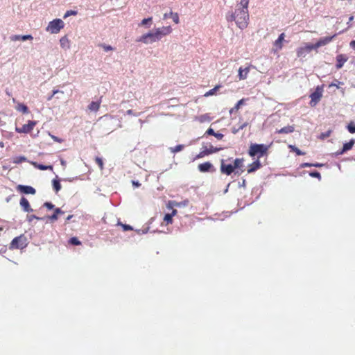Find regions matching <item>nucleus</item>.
Masks as SVG:
<instances>
[{
	"instance_id": "f257e3e1",
	"label": "nucleus",
	"mask_w": 355,
	"mask_h": 355,
	"mask_svg": "<svg viewBox=\"0 0 355 355\" xmlns=\"http://www.w3.org/2000/svg\"><path fill=\"white\" fill-rule=\"evenodd\" d=\"M248 3L249 0H241L235 11L227 14V20L228 21H235L237 26L241 29L246 28L249 21Z\"/></svg>"
},
{
	"instance_id": "f03ea898",
	"label": "nucleus",
	"mask_w": 355,
	"mask_h": 355,
	"mask_svg": "<svg viewBox=\"0 0 355 355\" xmlns=\"http://www.w3.org/2000/svg\"><path fill=\"white\" fill-rule=\"evenodd\" d=\"M268 147L264 144H251L249 149V155L252 157L258 155L262 157L267 151Z\"/></svg>"
},
{
	"instance_id": "7ed1b4c3",
	"label": "nucleus",
	"mask_w": 355,
	"mask_h": 355,
	"mask_svg": "<svg viewBox=\"0 0 355 355\" xmlns=\"http://www.w3.org/2000/svg\"><path fill=\"white\" fill-rule=\"evenodd\" d=\"M64 24L60 19H55L50 21L46 30L52 34H56L64 27Z\"/></svg>"
},
{
	"instance_id": "20e7f679",
	"label": "nucleus",
	"mask_w": 355,
	"mask_h": 355,
	"mask_svg": "<svg viewBox=\"0 0 355 355\" xmlns=\"http://www.w3.org/2000/svg\"><path fill=\"white\" fill-rule=\"evenodd\" d=\"M26 238L23 235L15 237L10 245V249H22L26 246Z\"/></svg>"
},
{
	"instance_id": "39448f33",
	"label": "nucleus",
	"mask_w": 355,
	"mask_h": 355,
	"mask_svg": "<svg viewBox=\"0 0 355 355\" xmlns=\"http://www.w3.org/2000/svg\"><path fill=\"white\" fill-rule=\"evenodd\" d=\"M137 42H142L146 44H152L153 42H155L157 40L155 37V32H148L146 34H144L140 37L137 39Z\"/></svg>"
},
{
	"instance_id": "423d86ee",
	"label": "nucleus",
	"mask_w": 355,
	"mask_h": 355,
	"mask_svg": "<svg viewBox=\"0 0 355 355\" xmlns=\"http://www.w3.org/2000/svg\"><path fill=\"white\" fill-rule=\"evenodd\" d=\"M155 37L157 40H160L164 36L170 34L172 32V28L170 26H162L161 28H155L154 31Z\"/></svg>"
},
{
	"instance_id": "0eeeda50",
	"label": "nucleus",
	"mask_w": 355,
	"mask_h": 355,
	"mask_svg": "<svg viewBox=\"0 0 355 355\" xmlns=\"http://www.w3.org/2000/svg\"><path fill=\"white\" fill-rule=\"evenodd\" d=\"M322 96V90L319 87H318L315 92H313L311 95V101L310 105L313 107L316 105V104L320 101V98Z\"/></svg>"
},
{
	"instance_id": "6e6552de",
	"label": "nucleus",
	"mask_w": 355,
	"mask_h": 355,
	"mask_svg": "<svg viewBox=\"0 0 355 355\" xmlns=\"http://www.w3.org/2000/svg\"><path fill=\"white\" fill-rule=\"evenodd\" d=\"M314 48L312 44H306L305 46L299 47L297 49V56L298 58H304Z\"/></svg>"
},
{
	"instance_id": "1a4fd4ad",
	"label": "nucleus",
	"mask_w": 355,
	"mask_h": 355,
	"mask_svg": "<svg viewBox=\"0 0 355 355\" xmlns=\"http://www.w3.org/2000/svg\"><path fill=\"white\" fill-rule=\"evenodd\" d=\"M222 148L214 147L211 146L209 148H205L202 151H200L196 157V159H200L205 155H208L214 153H217L221 150Z\"/></svg>"
},
{
	"instance_id": "9d476101",
	"label": "nucleus",
	"mask_w": 355,
	"mask_h": 355,
	"mask_svg": "<svg viewBox=\"0 0 355 355\" xmlns=\"http://www.w3.org/2000/svg\"><path fill=\"white\" fill-rule=\"evenodd\" d=\"M35 124V121H29L28 123L24 124L21 128H16V131L19 133H28L33 129Z\"/></svg>"
},
{
	"instance_id": "9b49d317",
	"label": "nucleus",
	"mask_w": 355,
	"mask_h": 355,
	"mask_svg": "<svg viewBox=\"0 0 355 355\" xmlns=\"http://www.w3.org/2000/svg\"><path fill=\"white\" fill-rule=\"evenodd\" d=\"M337 34L334 35L331 37H324L320 38L315 44H313L314 49H317L322 46H325L329 42H331L334 37H335Z\"/></svg>"
},
{
	"instance_id": "f8f14e48",
	"label": "nucleus",
	"mask_w": 355,
	"mask_h": 355,
	"mask_svg": "<svg viewBox=\"0 0 355 355\" xmlns=\"http://www.w3.org/2000/svg\"><path fill=\"white\" fill-rule=\"evenodd\" d=\"M235 171L233 165L232 164H225V161L223 159L221 160L220 164V171L222 173H224L227 175H231Z\"/></svg>"
},
{
	"instance_id": "ddd939ff",
	"label": "nucleus",
	"mask_w": 355,
	"mask_h": 355,
	"mask_svg": "<svg viewBox=\"0 0 355 355\" xmlns=\"http://www.w3.org/2000/svg\"><path fill=\"white\" fill-rule=\"evenodd\" d=\"M17 190L25 194H35L36 193L35 189L27 185H18Z\"/></svg>"
},
{
	"instance_id": "4468645a",
	"label": "nucleus",
	"mask_w": 355,
	"mask_h": 355,
	"mask_svg": "<svg viewBox=\"0 0 355 355\" xmlns=\"http://www.w3.org/2000/svg\"><path fill=\"white\" fill-rule=\"evenodd\" d=\"M198 170L202 173H206L212 171H214V166L209 162H204L202 164H200L198 166Z\"/></svg>"
},
{
	"instance_id": "2eb2a0df",
	"label": "nucleus",
	"mask_w": 355,
	"mask_h": 355,
	"mask_svg": "<svg viewBox=\"0 0 355 355\" xmlns=\"http://www.w3.org/2000/svg\"><path fill=\"white\" fill-rule=\"evenodd\" d=\"M19 204L24 211L29 213L33 211L30 206L28 200L26 198L22 197L20 200Z\"/></svg>"
},
{
	"instance_id": "dca6fc26",
	"label": "nucleus",
	"mask_w": 355,
	"mask_h": 355,
	"mask_svg": "<svg viewBox=\"0 0 355 355\" xmlns=\"http://www.w3.org/2000/svg\"><path fill=\"white\" fill-rule=\"evenodd\" d=\"M347 58L343 55L340 54L336 56V67L337 69H340L343 67L344 64L347 62Z\"/></svg>"
},
{
	"instance_id": "f3484780",
	"label": "nucleus",
	"mask_w": 355,
	"mask_h": 355,
	"mask_svg": "<svg viewBox=\"0 0 355 355\" xmlns=\"http://www.w3.org/2000/svg\"><path fill=\"white\" fill-rule=\"evenodd\" d=\"M33 39V36L31 35H14L10 37V40L12 41H17V40H32Z\"/></svg>"
},
{
	"instance_id": "a211bd4d",
	"label": "nucleus",
	"mask_w": 355,
	"mask_h": 355,
	"mask_svg": "<svg viewBox=\"0 0 355 355\" xmlns=\"http://www.w3.org/2000/svg\"><path fill=\"white\" fill-rule=\"evenodd\" d=\"M243 159H240V158H236L235 159L234 162V169H237L236 171H235V174H238V175H240L243 171L241 170V171H239V169H240L241 168L243 167Z\"/></svg>"
},
{
	"instance_id": "6ab92c4d",
	"label": "nucleus",
	"mask_w": 355,
	"mask_h": 355,
	"mask_svg": "<svg viewBox=\"0 0 355 355\" xmlns=\"http://www.w3.org/2000/svg\"><path fill=\"white\" fill-rule=\"evenodd\" d=\"M285 35L284 33H281L278 38L274 42V46L275 47V51H279L282 48V42L284 40Z\"/></svg>"
},
{
	"instance_id": "aec40b11",
	"label": "nucleus",
	"mask_w": 355,
	"mask_h": 355,
	"mask_svg": "<svg viewBox=\"0 0 355 355\" xmlns=\"http://www.w3.org/2000/svg\"><path fill=\"white\" fill-rule=\"evenodd\" d=\"M354 143H355V141L354 139H352L349 142L344 144L343 149L340 151L337 152L336 154L338 155H342L345 152L350 150L353 147Z\"/></svg>"
},
{
	"instance_id": "412c9836",
	"label": "nucleus",
	"mask_w": 355,
	"mask_h": 355,
	"mask_svg": "<svg viewBox=\"0 0 355 355\" xmlns=\"http://www.w3.org/2000/svg\"><path fill=\"white\" fill-rule=\"evenodd\" d=\"M172 18L173 19V21L175 23V24H179L180 22V20H179V15L177 12H173L172 11H171L169 13H165L163 16V19H166L168 18Z\"/></svg>"
},
{
	"instance_id": "4be33fe9",
	"label": "nucleus",
	"mask_w": 355,
	"mask_h": 355,
	"mask_svg": "<svg viewBox=\"0 0 355 355\" xmlns=\"http://www.w3.org/2000/svg\"><path fill=\"white\" fill-rule=\"evenodd\" d=\"M249 71H250L249 67H245V68L240 67L239 69V74H238L239 80L246 79Z\"/></svg>"
},
{
	"instance_id": "5701e85b",
	"label": "nucleus",
	"mask_w": 355,
	"mask_h": 355,
	"mask_svg": "<svg viewBox=\"0 0 355 355\" xmlns=\"http://www.w3.org/2000/svg\"><path fill=\"white\" fill-rule=\"evenodd\" d=\"M64 212L60 208H55L54 210V214L51 216H47L48 219L51 221H55L57 220L58 218L59 214H64Z\"/></svg>"
},
{
	"instance_id": "b1692460",
	"label": "nucleus",
	"mask_w": 355,
	"mask_h": 355,
	"mask_svg": "<svg viewBox=\"0 0 355 355\" xmlns=\"http://www.w3.org/2000/svg\"><path fill=\"white\" fill-rule=\"evenodd\" d=\"M101 101H92L89 105H88V110L91 112H97L99 110L100 105H101Z\"/></svg>"
},
{
	"instance_id": "393cba45",
	"label": "nucleus",
	"mask_w": 355,
	"mask_h": 355,
	"mask_svg": "<svg viewBox=\"0 0 355 355\" xmlns=\"http://www.w3.org/2000/svg\"><path fill=\"white\" fill-rule=\"evenodd\" d=\"M261 163H260V162L259 160H257V161L254 162L252 164H251L249 166V168L248 170V173H251L254 172L258 168H259L261 167Z\"/></svg>"
},
{
	"instance_id": "a878e982",
	"label": "nucleus",
	"mask_w": 355,
	"mask_h": 355,
	"mask_svg": "<svg viewBox=\"0 0 355 355\" xmlns=\"http://www.w3.org/2000/svg\"><path fill=\"white\" fill-rule=\"evenodd\" d=\"M294 131V127L292 125L285 126L277 131L279 134H288Z\"/></svg>"
},
{
	"instance_id": "bb28decb",
	"label": "nucleus",
	"mask_w": 355,
	"mask_h": 355,
	"mask_svg": "<svg viewBox=\"0 0 355 355\" xmlns=\"http://www.w3.org/2000/svg\"><path fill=\"white\" fill-rule=\"evenodd\" d=\"M246 100L247 99H245V98H242V99L239 100L236 103V104L234 105V107L230 109V113L232 114L233 112H237L239 110L240 107L241 105H244Z\"/></svg>"
},
{
	"instance_id": "cd10ccee",
	"label": "nucleus",
	"mask_w": 355,
	"mask_h": 355,
	"mask_svg": "<svg viewBox=\"0 0 355 355\" xmlns=\"http://www.w3.org/2000/svg\"><path fill=\"white\" fill-rule=\"evenodd\" d=\"M31 164L37 168L40 169V170H42V171H44V170H47V169H51V170H53V166L49 165V166H46V165H43V164H37V162H31Z\"/></svg>"
},
{
	"instance_id": "c85d7f7f",
	"label": "nucleus",
	"mask_w": 355,
	"mask_h": 355,
	"mask_svg": "<svg viewBox=\"0 0 355 355\" xmlns=\"http://www.w3.org/2000/svg\"><path fill=\"white\" fill-rule=\"evenodd\" d=\"M60 43L62 48L69 49V41L66 36L61 37Z\"/></svg>"
},
{
	"instance_id": "c756f323",
	"label": "nucleus",
	"mask_w": 355,
	"mask_h": 355,
	"mask_svg": "<svg viewBox=\"0 0 355 355\" xmlns=\"http://www.w3.org/2000/svg\"><path fill=\"white\" fill-rule=\"evenodd\" d=\"M153 18L148 17L144 19L140 24H139V26H146L147 28H150L152 24Z\"/></svg>"
},
{
	"instance_id": "7c9ffc66",
	"label": "nucleus",
	"mask_w": 355,
	"mask_h": 355,
	"mask_svg": "<svg viewBox=\"0 0 355 355\" xmlns=\"http://www.w3.org/2000/svg\"><path fill=\"white\" fill-rule=\"evenodd\" d=\"M17 110L19 112H21L24 114H27L28 112V107L23 104V103H19L16 107Z\"/></svg>"
},
{
	"instance_id": "2f4dec72",
	"label": "nucleus",
	"mask_w": 355,
	"mask_h": 355,
	"mask_svg": "<svg viewBox=\"0 0 355 355\" xmlns=\"http://www.w3.org/2000/svg\"><path fill=\"white\" fill-rule=\"evenodd\" d=\"M52 184L55 192H58L61 189V184L58 180L54 179L52 181Z\"/></svg>"
},
{
	"instance_id": "473e14b6",
	"label": "nucleus",
	"mask_w": 355,
	"mask_h": 355,
	"mask_svg": "<svg viewBox=\"0 0 355 355\" xmlns=\"http://www.w3.org/2000/svg\"><path fill=\"white\" fill-rule=\"evenodd\" d=\"M27 159L25 156H17L13 158V163L15 164H20L24 162H26Z\"/></svg>"
},
{
	"instance_id": "72a5a7b5",
	"label": "nucleus",
	"mask_w": 355,
	"mask_h": 355,
	"mask_svg": "<svg viewBox=\"0 0 355 355\" xmlns=\"http://www.w3.org/2000/svg\"><path fill=\"white\" fill-rule=\"evenodd\" d=\"M288 148L293 152H295L297 155H304L305 153L300 150L298 148L293 145H289Z\"/></svg>"
},
{
	"instance_id": "f704fd0d",
	"label": "nucleus",
	"mask_w": 355,
	"mask_h": 355,
	"mask_svg": "<svg viewBox=\"0 0 355 355\" xmlns=\"http://www.w3.org/2000/svg\"><path fill=\"white\" fill-rule=\"evenodd\" d=\"M78 14V12L76 10H67L65 14L64 15V19H66L67 17L71 16V15H76Z\"/></svg>"
},
{
	"instance_id": "c9c22d12",
	"label": "nucleus",
	"mask_w": 355,
	"mask_h": 355,
	"mask_svg": "<svg viewBox=\"0 0 355 355\" xmlns=\"http://www.w3.org/2000/svg\"><path fill=\"white\" fill-rule=\"evenodd\" d=\"M220 87V86H216L214 88L210 89L209 91H208L205 94V96H211V95H214L215 94V92L218 90V89Z\"/></svg>"
},
{
	"instance_id": "e433bc0d",
	"label": "nucleus",
	"mask_w": 355,
	"mask_h": 355,
	"mask_svg": "<svg viewBox=\"0 0 355 355\" xmlns=\"http://www.w3.org/2000/svg\"><path fill=\"white\" fill-rule=\"evenodd\" d=\"M183 148H184V146H183V145L180 144V145L176 146H175V147H174V148H171V152H173V153H178V152L181 151Z\"/></svg>"
},
{
	"instance_id": "4c0bfd02",
	"label": "nucleus",
	"mask_w": 355,
	"mask_h": 355,
	"mask_svg": "<svg viewBox=\"0 0 355 355\" xmlns=\"http://www.w3.org/2000/svg\"><path fill=\"white\" fill-rule=\"evenodd\" d=\"M347 130L350 133H355V123L351 122L347 125Z\"/></svg>"
},
{
	"instance_id": "58836bf2",
	"label": "nucleus",
	"mask_w": 355,
	"mask_h": 355,
	"mask_svg": "<svg viewBox=\"0 0 355 355\" xmlns=\"http://www.w3.org/2000/svg\"><path fill=\"white\" fill-rule=\"evenodd\" d=\"M44 218H40V217H38L35 215H28L27 217H26V219L28 222H31L33 219H37V220H43Z\"/></svg>"
},
{
	"instance_id": "ea45409f",
	"label": "nucleus",
	"mask_w": 355,
	"mask_h": 355,
	"mask_svg": "<svg viewBox=\"0 0 355 355\" xmlns=\"http://www.w3.org/2000/svg\"><path fill=\"white\" fill-rule=\"evenodd\" d=\"M69 243H71L72 245H76L80 244V241L76 237L71 238L69 239Z\"/></svg>"
},
{
	"instance_id": "a19ab883",
	"label": "nucleus",
	"mask_w": 355,
	"mask_h": 355,
	"mask_svg": "<svg viewBox=\"0 0 355 355\" xmlns=\"http://www.w3.org/2000/svg\"><path fill=\"white\" fill-rule=\"evenodd\" d=\"M164 221L166 222L167 224H171L173 222L172 216L169 214H166L164 216Z\"/></svg>"
},
{
	"instance_id": "79ce46f5",
	"label": "nucleus",
	"mask_w": 355,
	"mask_h": 355,
	"mask_svg": "<svg viewBox=\"0 0 355 355\" xmlns=\"http://www.w3.org/2000/svg\"><path fill=\"white\" fill-rule=\"evenodd\" d=\"M309 175L313 178H318L319 180L321 178L320 173L316 171L311 172Z\"/></svg>"
},
{
	"instance_id": "37998d69",
	"label": "nucleus",
	"mask_w": 355,
	"mask_h": 355,
	"mask_svg": "<svg viewBox=\"0 0 355 355\" xmlns=\"http://www.w3.org/2000/svg\"><path fill=\"white\" fill-rule=\"evenodd\" d=\"M100 46L104 49L105 51H112L113 50L112 46H111L110 45H107V44H100Z\"/></svg>"
},
{
	"instance_id": "c03bdc74",
	"label": "nucleus",
	"mask_w": 355,
	"mask_h": 355,
	"mask_svg": "<svg viewBox=\"0 0 355 355\" xmlns=\"http://www.w3.org/2000/svg\"><path fill=\"white\" fill-rule=\"evenodd\" d=\"M189 201L188 200H184L180 202H175L174 205L177 207H185L188 205Z\"/></svg>"
},
{
	"instance_id": "a18cd8bd",
	"label": "nucleus",
	"mask_w": 355,
	"mask_h": 355,
	"mask_svg": "<svg viewBox=\"0 0 355 355\" xmlns=\"http://www.w3.org/2000/svg\"><path fill=\"white\" fill-rule=\"evenodd\" d=\"M119 225L122 226V227H123L124 231L132 230H133L132 227L129 225H125V224H122L121 223H119Z\"/></svg>"
},
{
	"instance_id": "49530a36",
	"label": "nucleus",
	"mask_w": 355,
	"mask_h": 355,
	"mask_svg": "<svg viewBox=\"0 0 355 355\" xmlns=\"http://www.w3.org/2000/svg\"><path fill=\"white\" fill-rule=\"evenodd\" d=\"M330 134H331V130H328L325 132H322L321 135H320V138L322 139H324L327 137H329L330 136Z\"/></svg>"
},
{
	"instance_id": "de8ad7c7",
	"label": "nucleus",
	"mask_w": 355,
	"mask_h": 355,
	"mask_svg": "<svg viewBox=\"0 0 355 355\" xmlns=\"http://www.w3.org/2000/svg\"><path fill=\"white\" fill-rule=\"evenodd\" d=\"M96 162L98 164L101 169L103 168V162L101 158L96 157Z\"/></svg>"
},
{
	"instance_id": "09e8293b",
	"label": "nucleus",
	"mask_w": 355,
	"mask_h": 355,
	"mask_svg": "<svg viewBox=\"0 0 355 355\" xmlns=\"http://www.w3.org/2000/svg\"><path fill=\"white\" fill-rule=\"evenodd\" d=\"M44 207H46L49 209H54L55 206L50 202H46L44 203Z\"/></svg>"
},
{
	"instance_id": "8fccbe9b",
	"label": "nucleus",
	"mask_w": 355,
	"mask_h": 355,
	"mask_svg": "<svg viewBox=\"0 0 355 355\" xmlns=\"http://www.w3.org/2000/svg\"><path fill=\"white\" fill-rule=\"evenodd\" d=\"M206 134H207V135H213V136H214V135H215V132H214V130L212 128H209L206 131Z\"/></svg>"
},
{
	"instance_id": "3c124183",
	"label": "nucleus",
	"mask_w": 355,
	"mask_h": 355,
	"mask_svg": "<svg viewBox=\"0 0 355 355\" xmlns=\"http://www.w3.org/2000/svg\"><path fill=\"white\" fill-rule=\"evenodd\" d=\"M126 114L128 115H134V116H139V114H135L132 110H128L126 111Z\"/></svg>"
},
{
	"instance_id": "603ef678",
	"label": "nucleus",
	"mask_w": 355,
	"mask_h": 355,
	"mask_svg": "<svg viewBox=\"0 0 355 355\" xmlns=\"http://www.w3.org/2000/svg\"><path fill=\"white\" fill-rule=\"evenodd\" d=\"M52 93H53V95H55L57 94H63L64 92L61 91V90H59V89H53Z\"/></svg>"
},
{
	"instance_id": "864d4df0",
	"label": "nucleus",
	"mask_w": 355,
	"mask_h": 355,
	"mask_svg": "<svg viewBox=\"0 0 355 355\" xmlns=\"http://www.w3.org/2000/svg\"><path fill=\"white\" fill-rule=\"evenodd\" d=\"M214 137L217 138L218 139H221L223 137V135L221 133H216L214 135Z\"/></svg>"
},
{
	"instance_id": "5fc2aeb1",
	"label": "nucleus",
	"mask_w": 355,
	"mask_h": 355,
	"mask_svg": "<svg viewBox=\"0 0 355 355\" xmlns=\"http://www.w3.org/2000/svg\"><path fill=\"white\" fill-rule=\"evenodd\" d=\"M51 137L52 139L55 141H57V142H62V140L61 139H59L58 137H55V136H53V135H51Z\"/></svg>"
},
{
	"instance_id": "6e6d98bb",
	"label": "nucleus",
	"mask_w": 355,
	"mask_h": 355,
	"mask_svg": "<svg viewBox=\"0 0 355 355\" xmlns=\"http://www.w3.org/2000/svg\"><path fill=\"white\" fill-rule=\"evenodd\" d=\"M132 185L137 187H139L141 184L138 181L132 180Z\"/></svg>"
},
{
	"instance_id": "4d7b16f0",
	"label": "nucleus",
	"mask_w": 355,
	"mask_h": 355,
	"mask_svg": "<svg viewBox=\"0 0 355 355\" xmlns=\"http://www.w3.org/2000/svg\"><path fill=\"white\" fill-rule=\"evenodd\" d=\"M313 164H310V163H304L302 164V167L304 168V167H311V166H312Z\"/></svg>"
},
{
	"instance_id": "13d9d810",
	"label": "nucleus",
	"mask_w": 355,
	"mask_h": 355,
	"mask_svg": "<svg viewBox=\"0 0 355 355\" xmlns=\"http://www.w3.org/2000/svg\"><path fill=\"white\" fill-rule=\"evenodd\" d=\"M349 46L351 48L355 49V40H352L349 43Z\"/></svg>"
},
{
	"instance_id": "bf43d9fd",
	"label": "nucleus",
	"mask_w": 355,
	"mask_h": 355,
	"mask_svg": "<svg viewBox=\"0 0 355 355\" xmlns=\"http://www.w3.org/2000/svg\"><path fill=\"white\" fill-rule=\"evenodd\" d=\"M208 118H209V116H207V115H202L200 117V121L203 122V121H205Z\"/></svg>"
},
{
	"instance_id": "052dcab7",
	"label": "nucleus",
	"mask_w": 355,
	"mask_h": 355,
	"mask_svg": "<svg viewBox=\"0 0 355 355\" xmlns=\"http://www.w3.org/2000/svg\"><path fill=\"white\" fill-rule=\"evenodd\" d=\"M248 125V123H243L239 128V130H243Z\"/></svg>"
},
{
	"instance_id": "680f3d73",
	"label": "nucleus",
	"mask_w": 355,
	"mask_h": 355,
	"mask_svg": "<svg viewBox=\"0 0 355 355\" xmlns=\"http://www.w3.org/2000/svg\"><path fill=\"white\" fill-rule=\"evenodd\" d=\"M313 166H315V167H321L323 166L322 164H319V163H315V164H313L312 165Z\"/></svg>"
},
{
	"instance_id": "e2e57ef3",
	"label": "nucleus",
	"mask_w": 355,
	"mask_h": 355,
	"mask_svg": "<svg viewBox=\"0 0 355 355\" xmlns=\"http://www.w3.org/2000/svg\"><path fill=\"white\" fill-rule=\"evenodd\" d=\"M177 214V210L176 209H173L172 211V213L171 214H169L170 215H171V216L173 217V216H175V214Z\"/></svg>"
},
{
	"instance_id": "0e129e2a",
	"label": "nucleus",
	"mask_w": 355,
	"mask_h": 355,
	"mask_svg": "<svg viewBox=\"0 0 355 355\" xmlns=\"http://www.w3.org/2000/svg\"><path fill=\"white\" fill-rule=\"evenodd\" d=\"M55 95L53 93L47 97V101H51Z\"/></svg>"
},
{
	"instance_id": "69168bd1",
	"label": "nucleus",
	"mask_w": 355,
	"mask_h": 355,
	"mask_svg": "<svg viewBox=\"0 0 355 355\" xmlns=\"http://www.w3.org/2000/svg\"><path fill=\"white\" fill-rule=\"evenodd\" d=\"M354 19V16H351L349 18V21L347 22V24H349Z\"/></svg>"
},
{
	"instance_id": "338daca9",
	"label": "nucleus",
	"mask_w": 355,
	"mask_h": 355,
	"mask_svg": "<svg viewBox=\"0 0 355 355\" xmlns=\"http://www.w3.org/2000/svg\"><path fill=\"white\" fill-rule=\"evenodd\" d=\"M72 217H73V215H69V216H68L67 217V218H66V220H67V221H69V220H71V219L72 218Z\"/></svg>"
},
{
	"instance_id": "774afa93",
	"label": "nucleus",
	"mask_w": 355,
	"mask_h": 355,
	"mask_svg": "<svg viewBox=\"0 0 355 355\" xmlns=\"http://www.w3.org/2000/svg\"><path fill=\"white\" fill-rule=\"evenodd\" d=\"M0 147L1 148H3L4 147V144L3 141H0Z\"/></svg>"
}]
</instances>
